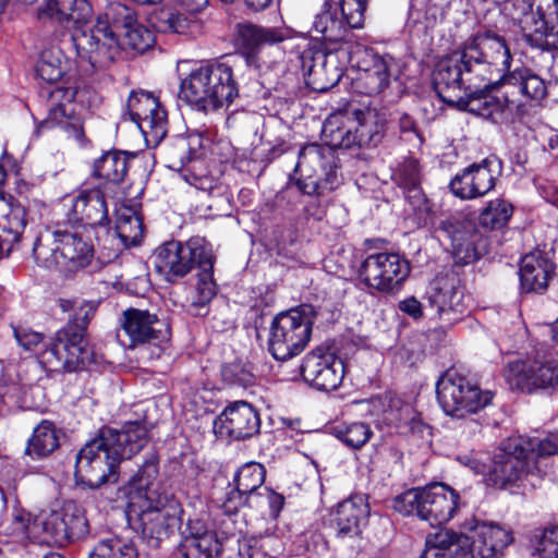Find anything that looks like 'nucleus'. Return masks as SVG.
I'll list each match as a JSON object with an SVG mask.
<instances>
[{
    "mask_svg": "<svg viewBox=\"0 0 558 558\" xmlns=\"http://www.w3.org/2000/svg\"><path fill=\"white\" fill-rule=\"evenodd\" d=\"M122 345L134 349L154 341L167 340L170 327L147 310L128 308L120 318V329L117 335Z\"/></svg>",
    "mask_w": 558,
    "mask_h": 558,
    "instance_id": "18",
    "label": "nucleus"
},
{
    "mask_svg": "<svg viewBox=\"0 0 558 558\" xmlns=\"http://www.w3.org/2000/svg\"><path fill=\"white\" fill-rule=\"evenodd\" d=\"M513 215V206L504 198L489 201L481 210L478 222L490 230H499L506 227Z\"/></svg>",
    "mask_w": 558,
    "mask_h": 558,
    "instance_id": "40",
    "label": "nucleus"
},
{
    "mask_svg": "<svg viewBox=\"0 0 558 558\" xmlns=\"http://www.w3.org/2000/svg\"><path fill=\"white\" fill-rule=\"evenodd\" d=\"M119 238L125 245H137L144 232V226L141 217H131L129 225L122 223L116 226Z\"/></svg>",
    "mask_w": 558,
    "mask_h": 558,
    "instance_id": "54",
    "label": "nucleus"
},
{
    "mask_svg": "<svg viewBox=\"0 0 558 558\" xmlns=\"http://www.w3.org/2000/svg\"><path fill=\"white\" fill-rule=\"evenodd\" d=\"M111 551H114V558H138V550L135 544L130 539L118 536L106 538Z\"/></svg>",
    "mask_w": 558,
    "mask_h": 558,
    "instance_id": "57",
    "label": "nucleus"
},
{
    "mask_svg": "<svg viewBox=\"0 0 558 558\" xmlns=\"http://www.w3.org/2000/svg\"><path fill=\"white\" fill-rule=\"evenodd\" d=\"M263 490L264 493H258V495L266 497L270 508V515L277 518L284 504L283 496L267 487H265Z\"/></svg>",
    "mask_w": 558,
    "mask_h": 558,
    "instance_id": "63",
    "label": "nucleus"
},
{
    "mask_svg": "<svg viewBox=\"0 0 558 558\" xmlns=\"http://www.w3.org/2000/svg\"><path fill=\"white\" fill-rule=\"evenodd\" d=\"M59 306L63 312H73V315L39 352L38 361L49 372H74L90 361L84 337L97 305L88 301L60 299Z\"/></svg>",
    "mask_w": 558,
    "mask_h": 558,
    "instance_id": "4",
    "label": "nucleus"
},
{
    "mask_svg": "<svg viewBox=\"0 0 558 558\" xmlns=\"http://www.w3.org/2000/svg\"><path fill=\"white\" fill-rule=\"evenodd\" d=\"M357 51L343 48H319L302 53V66L307 84L317 92H326L341 80L347 64Z\"/></svg>",
    "mask_w": 558,
    "mask_h": 558,
    "instance_id": "14",
    "label": "nucleus"
},
{
    "mask_svg": "<svg viewBox=\"0 0 558 558\" xmlns=\"http://www.w3.org/2000/svg\"><path fill=\"white\" fill-rule=\"evenodd\" d=\"M66 60L60 49H50L41 53L36 65L38 77L47 83L58 82L66 71Z\"/></svg>",
    "mask_w": 558,
    "mask_h": 558,
    "instance_id": "44",
    "label": "nucleus"
},
{
    "mask_svg": "<svg viewBox=\"0 0 558 558\" xmlns=\"http://www.w3.org/2000/svg\"><path fill=\"white\" fill-rule=\"evenodd\" d=\"M280 551L281 543L272 535L245 538L239 547L240 558H276Z\"/></svg>",
    "mask_w": 558,
    "mask_h": 558,
    "instance_id": "41",
    "label": "nucleus"
},
{
    "mask_svg": "<svg viewBox=\"0 0 558 558\" xmlns=\"http://www.w3.org/2000/svg\"><path fill=\"white\" fill-rule=\"evenodd\" d=\"M286 38V32L279 27H264L252 23L236 26V41L248 64L256 62L255 54L260 47L281 43Z\"/></svg>",
    "mask_w": 558,
    "mask_h": 558,
    "instance_id": "32",
    "label": "nucleus"
},
{
    "mask_svg": "<svg viewBox=\"0 0 558 558\" xmlns=\"http://www.w3.org/2000/svg\"><path fill=\"white\" fill-rule=\"evenodd\" d=\"M76 90L73 87L54 86L47 89L48 121L61 124L71 119L74 113V98Z\"/></svg>",
    "mask_w": 558,
    "mask_h": 558,
    "instance_id": "38",
    "label": "nucleus"
},
{
    "mask_svg": "<svg viewBox=\"0 0 558 558\" xmlns=\"http://www.w3.org/2000/svg\"><path fill=\"white\" fill-rule=\"evenodd\" d=\"M398 175L405 187L415 194L418 193L421 172L417 160L412 158L404 160L399 168Z\"/></svg>",
    "mask_w": 558,
    "mask_h": 558,
    "instance_id": "55",
    "label": "nucleus"
},
{
    "mask_svg": "<svg viewBox=\"0 0 558 558\" xmlns=\"http://www.w3.org/2000/svg\"><path fill=\"white\" fill-rule=\"evenodd\" d=\"M60 245L57 230L51 235L38 236L33 245V256L37 265L48 269H62Z\"/></svg>",
    "mask_w": 558,
    "mask_h": 558,
    "instance_id": "39",
    "label": "nucleus"
},
{
    "mask_svg": "<svg viewBox=\"0 0 558 558\" xmlns=\"http://www.w3.org/2000/svg\"><path fill=\"white\" fill-rule=\"evenodd\" d=\"M369 507L363 496H352L338 504L331 520L339 538H353L367 523Z\"/></svg>",
    "mask_w": 558,
    "mask_h": 558,
    "instance_id": "29",
    "label": "nucleus"
},
{
    "mask_svg": "<svg viewBox=\"0 0 558 558\" xmlns=\"http://www.w3.org/2000/svg\"><path fill=\"white\" fill-rule=\"evenodd\" d=\"M155 36L147 27L135 21L131 27L126 28L120 37V50L131 49L143 53L153 47Z\"/></svg>",
    "mask_w": 558,
    "mask_h": 558,
    "instance_id": "45",
    "label": "nucleus"
},
{
    "mask_svg": "<svg viewBox=\"0 0 558 558\" xmlns=\"http://www.w3.org/2000/svg\"><path fill=\"white\" fill-rule=\"evenodd\" d=\"M238 93L232 68L223 62H209L181 81L179 96L196 110L209 112L229 106Z\"/></svg>",
    "mask_w": 558,
    "mask_h": 558,
    "instance_id": "6",
    "label": "nucleus"
},
{
    "mask_svg": "<svg viewBox=\"0 0 558 558\" xmlns=\"http://www.w3.org/2000/svg\"><path fill=\"white\" fill-rule=\"evenodd\" d=\"M499 172L497 159L488 157L456 174L449 187L452 194L461 199L482 197L495 187Z\"/></svg>",
    "mask_w": 558,
    "mask_h": 558,
    "instance_id": "19",
    "label": "nucleus"
},
{
    "mask_svg": "<svg viewBox=\"0 0 558 558\" xmlns=\"http://www.w3.org/2000/svg\"><path fill=\"white\" fill-rule=\"evenodd\" d=\"M216 427L220 434L240 440L259 433L260 418L252 404L246 401H235L218 416Z\"/></svg>",
    "mask_w": 558,
    "mask_h": 558,
    "instance_id": "25",
    "label": "nucleus"
},
{
    "mask_svg": "<svg viewBox=\"0 0 558 558\" xmlns=\"http://www.w3.org/2000/svg\"><path fill=\"white\" fill-rule=\"evenodd\" d=\"M313 31L324 39V48L349 47L351 51H360L362 48L345 21L338 15L337 8L329 1H326L322 11L316 14Z\"/></svg>",
    "mask_w": 558,
    "mask_h": 558,
    "instance_id": "23",
    "label": "nucleus"
},
{
    "mask_svg": "<svg viewBox=\"0 0 558 558\" xmlns=\"http://www.w3.org/2000/svg\"><path fill=\"white\" fill-rule=\"evenodd\" d=\"M437 400L449 415L464 416L486 408L493 393L456 369L446 371L436 385Z\"/></svg>",
    "mask_w": 558,
    "mask_h": 558,
    "instance_id": "9",
    "label": "nucleus"
},
{
    "mask_svg": "<svg viewBox=\"0 0 558 558\" xmlns=\"http://www.w3.org/2000/svg\"><path fill=\"white\" fill-rule=\"evenodd\" d=\"M526 453L531 463H537V459L558 454V434H550L544 439L524 440Z\"/></svg>",
    "mask_w": 558,
    "mask_h": 558,
    "instance_id": "50",
    "label": "nucleus"
},
{
    "mask_svg": "<svg viewBox=\"0 0 558 558\" xmlns=\"http://www.w3.org/2000/svg\"><path fill=\"white\" fill-rule=\"evenodd\" d=\"M33 530L44 533L43 543L62 547L88 533L85 510L72 500L64 501L59 508L43 512L35 518Z\"/></svg>",
    "mask_w": 558,
    "mask_h": 558,
    "instance_id": "10",
    "label": "nucleus"
},
{
    "mask_svg": "<svg viewBox=\"0 0 558 558\" xmlns=\"http://www.w3.org/2000/svg\"><path fill=\"white\" fill-rule=\"evenodd\" d=\"M399 130L403 136L408 141H411L413 137L416 138L420 143H422V137L417 131L415 120L409 116L408 113H402L399 118Z\"/></svg>",
    "mask_w": 558,
    "mask_h": 558,
    "instance_id": "61",
    "label": "nucleus"
},
{
    "mask_svg": "<svg viewBox=\"0 0 558 558\" xmlns=\"http://www.w3.org/2000/svg\"><path fill=\"white\" fill-rule=\"evenodd\" d=\"M158 475V458L151 456L141 466L137 474L133 477L132 489L129 493V501H134V497L138 496L143 499H151L157 496H165L159 492L156 478Z\"/></svg>",
    "mask_w": 558,
    "mask_h": 558,
    "instance_id": "36",
    "label": "nucleus"
},
{
    "mask_svg": "<svg viewBox=\"0 0 558 558\" xmlns=\"http://www.w3.org/2000/svg\"><path fill=\"white\" fill-rule=\"evenodd\" d=\"M474 226L459 216H450L442 219L436 232L450 240L452 253L461 258L471 257L473 252ZM440 238V235H438Z\"/></svg>",
    "mask_w": 558,
    "mask_h": 558,
    "instance_id": "34",
    "label": "nucleus"
},
{
    "mask_svg": "<svg viewBox=\"0 0 558 558\" xmlns=\"http://www.w3.org/2000/svg\"><path fill=\"white\" fill-rule=\"evenodd\" d=\"M93 16L88 0H47L37 9L41 22L56 21L74 31L87 25Z\"/></svg>",
    "mask_w": 558,
    "mask_h": 558,
    "instance_id": "26",
    "label": "nucleus"
},
{
    "mask_svg": "<svg viewBox=\"0 0 558 558\" xmlns=\"http://www.w3.org/2000/svg\"><path fill=\"white\" fill-rule=\"evenodd\" d=\"M265 481V469L256 462L246 463L239 469L234 476V484L240 492L254 494Z\"/></svg>",
    "mask_w": 558,
    "mask_h": 558,
    "instance_id": "46",
    "label": "nucleus"
},
{
    "mask_svg": "<svg viewBox=\"0 0 558 558\" xmlns=\"http://www.w3.org/2000/svg\"><path fill=\"white\" fill-rule=\"evenodd\" d=\"M398 308L400 312L412 317L413 319H420L423 317L422 303L414 296H409L400 301Z\"/></svg>",
    "mask_w": 558,
    "mask_h": 558,
    "instance_id": "62",
    "label": "nucleus"
},
{
    "mask_svg": "<svg viewBox=\"0 0 558 558\" xmlns=\"http://www.w3.org/2000/svg\"><path fill=\"white\" fill-rule=\"evenodd\" d=\"M89 558H114V551H111L105 539L99 541L89 554Z\"/></svg>",
    "mask_w": 558,
    "mask_h": 558,
    "instance_id": "64",
    "label": "nucleus"
},
{
    "mask_svg": "<svg viewBox=\"0 0 558 558\" xmlns=\"http://www.w3.org/2000/svg\"><path fill=\"white\" fill-rule=\"evenodd\" d=\"M366 0H341L342 19L350 28H361L365 21Z\"/></svg>",
    "mask_w": 558,
    "mask_h": 558,
    "instance_id": "51",
    "label": "nucleus"
},
{
    "mask_svg": "<svg viewBox=\"0 0 558 558\" xmlns=\"http://www.w3.org/2000/svg\"><path fill=\"white\" fill-rule=\"evenodd\" d=\"M317 316L313 305L300 306L275 316L270 326L268 350L278 361H287L304 351Z\"/></svg>",
    "mask_w": 558,
    "mask_h": 558,
    "instance_id": "7",
    "label": "nucleus"
},
{
    "mask_svg": "<svg viewBox=\"0 0 558 558\" xmlns=\"http://www.w3.org/2000/svg\"><path fill=\"white\" fill-rule=\"evenodd\" d=\"M171 168H181L190 161V146L186 138H178L168 151Z\"/></svg>",
    "mask_w": 558,
    "mask_h": 558,
    "instance_id": "58",
    "label": "nucleus"
},
{
    "mask_svg": "<svg viewBox=\"0 0 558 558\" xmlns=\"http://www.w3.org/2000/svg\"><path fill=\"white\" fill-rule=\"evenodd\" d=\"M409 274L408 260L396 253L371 254L359 268L360 279L368 288L384 293L398 290Z\"/></svg>",
    "mask_w": 558,
    "mask_h": 558,
    "instance_id": "17",
    "label": "nucleus"
},
{
    "mask_svg": "<svg viewBox=\"0 0 558 558\" xmlns=\"http://www.w3.org/2000/svg\"><path fill=\"white\" fill-rule=\"evenodd\" d=\"M97 20L106 23L116 34H121L137 21L134 11L122 3H111L105 14Z\"/></svg>",
    "mask_w": 558,
    "mask_h": 558,
    "instance_id": "47",
    "label": "nucleus"
},
{
    "mask_svg": "<svg viewBox=\"0 0 558 558\" xmlns=\"http://www.w3.org/2000/svg\"><path fill=\"white\" fill-rule=\"evenodd\" d=\"M505 378L511 388L526 393L558 389V359L544 352L534 357L509 363Z\"/></svg>",
    "mask_w": 558,
    "mask_h": 558,
    "instance_id": "11",
    "label": "nucleus"
},
{
    "mask_svg": "<svg viewBox=\"0 0 558 558\" xmlns=\"http://www.w3.org/2000/svg\"><path fill=\"white\" fill-rule=\"evenodd\" d=\"M250 495L246 493H242L239 490V488L235 486L230 492L227 493L223 502L221 505V508L223 512L228 515L235 514L239 509L244 506L247 501Z\"/></svg>",
    "mask_w": 558,
    "mask_h": 558,
    "instance_id": "59",
    "label": "nucleus"
},
{
    "mask_svg": "<svg viewBox=\"0 0 558 558\" xmlns=\"http://www.w3.org/2000/svg\"><path fill=\"white\" fill-rule=\"evenodd\" d=\"M26 216L24 206L11 195L0 193V258L8 256L21 241Z\"/></svg>",
    "mask_w": 558,
    "mask_h": 558,
    "instance_id": "27",
    "label": "nucleus"
},
{
    "mask_svg": "<svg viewBox=\"0 0 558 558\" xmlns=\"http://www.w3.org/2000/svg\"><path fill=\"white\" fill-rule=\"evenodd\" d=\"M13 333L17 343L25 350H33L43 341L41 333L33 331L26 327H14Z\"/></svg>",
    "mask_w": 558,
    "mask_h": 558,
    "instance_id": "60",
    "label": "nucleus"
},
{
    "mask_svg": "<svg viewBox=\"0 0 558 558\" xmlns=\"http://www.w3.org/2000/svg\"><path fill=\"white\" fill-rule=\"evenodd\" d=\"M400 415L399 427L404 426L412 434H418L421 436H424L425 432L428 433V426L422 422L410 405L402 407L400 409Z\"/></svg>",
    "mask_w": 558,
    "mask_h": 558,
    "instance_id": "56",
    "label": "nucleus"
},
{
    "mask_svg": "<svg viewBox=\"0 0 558 558\" xmlns=\"http://www.w3.org/2000/svg\"><path fill=\"white\" fill-rule=\"evenodd\" d=\"M508 56L506 68L498 73V76H494L496 82H492L490 92L497 90L502 85H511L518 87L519 93L527 99L542 100L547 94L544 80L525 68L511 71L512 56L509 48Z\"/></svg>",
    "mask_w": 558,
    "mask_h": 558,
    "instance_id": "30",
    "label": "nucleus"
},
{
    "mask_svg": "<svg viewBox=\"0 0 558 558\" xmlns=\"http://www.w3.org/2000/svg\"><path fill=\"white\" fill-rule=\"evenodd\" d=\"M331 434L345 446L352 449H360L371 439L373 430L367 423L351 422L333 425Z\"/></svg>",
    "mask_w": 558,
    "mask_h": 558,
    "instance_id": "43",
    "label": "nucleus"
},
{
    "mask_svg": "<svg viewBox=\"0 0 558 558\" xmlns=\"http://www.w3.org/2000/svg\"><path fill=\"white\" fill-rule=\"evenodd\" d=\"M427 294L439 318L449 324L458 320V316L466 310L464 289L453 274L436 277Z\"/></svg>",
    "mask_w": 558,
    "mask_h": 558,
    "instance_id": "22",
    "label": "nucleus"
},
{
    "mask_svg": "<svg viewBox=\"0 0 558 558\" xmlns=\"http://www.w3.org/2000/svg\"><path fill=\"white\" fill-rule=\"evenodd\" d=\"M62 256V270L77 271L87 267L94 258L93 244L83 239L80 228L57 229Z\"/></svg>",
    "mask_w": 558,
    "mask_h": 558,
    "instance_id": "31",
    "label": "nucleus"
},
{
    "mask_svg": "<svg viewBox=\"0 0 558 558\" xmlns=\"http://www.w3.org/2000/svg\"><path fill=\"white\" fill-rule=\"evenodd\" d=\"M194 186L202 191H208L209 195L214 197L213 202L207 205L209 210H214L217 215H229L231 205L226 189L214 184L208 178H194L192 182Z\"/></svg>",
    "mask_w": 558,
    "mask_h": 558,
    "instance_id": "48",
    "label": "nucleus"
},
{
    "mask_svg": "<svg viewBox=\"0 0 558 558\" xmlns=\"http://www.w3.org/2000/svg\"><path fill=\"white\" fill-rule=\"evenodd\" d=\"M459 494L448 485L436 483L413 488L393 499V509L403 515H417L430 526L449 522L459 509Z\"/></svg>",
    "mask_w": 558,
    "mask_h": 558,
    "instance_id": "8",
    "label": "nucleus"
},
{
    "mask_svg": "<svg viewBox=\"0 0 558 558\" xmlns=\"http://www.w3.org/2000/svg\"><path fill=\"white\" fill-rule=\"evenodd\" d=\"M535 550L539 558H558V522L544 530Z\"/></svg>",
    "mask_w": 558,
    "mask_h": 558,
    "instance_id": "52",
    "label": "nucleus"
},
{
    "mask_svg": "<svg viewBox=\"0 0 558 558\" xmlns=\"http://www.w3.org/2000/svg\"><path fill=\"white\" fill-rule=\"evenodd\" d=\"M303 379L317 390H335L344 376L343 362L333 353L316 349L305 355L300 366Z\"/></svg>",
    "mask_w": 558,
    "mask_h": 558,
    "instance_id": "21",
    "label": "nucleus"
},
{
    "mask_svg": "<svg viewBox=\"0 0 558 558\" xmlns=\"http://www.w3.org/2000/svg\"><path fill=\"white\" fill-rule=\"evenodd\" d=\"M59 447V437L52 422L41 421L28 439L25 453L35 459H43L51 454Z\"/></svg>",
    "mask_w": 558,
    "mask_h": 558,
    "instance_id": "37",
    "label": "nucleus"
},
{
    "mask_svg": "<svg viewBox=\"0 0 558 558\" xmlns=\"http://www.w3.org/2000/svg\"><path fill=\"white\" fill-rule=\"evenodd\" d=\"M210 252L198 241H190L187 244L170 241L156 250L155 268L167 281L175 282L189 274L195 264L198 266L204 263V266L208 269L210 267Z\"/></svg>",
    "mask_w": 558,
    "mask_h": 558,
    "instance_id": "16",
    "label": "nucleus"
},
{
    "mask_svg": "<svg viewBox=\"0 0 558 558\" xmlns=\"http://www.w3.org/2000/svg\"><path fill=\"white\" fill-rule=\"evenodd\" d=\"M389 76L387 62L380 57H375L373 65L360 74L357 82L365 94L377 95L388 86Z\"/></svg>",
    "mask_w": 558,
    "mask_h": 558,
    "instance_id": "42",
    "label": "nucleus"
},
{
    "mask_svg": "<svg viewBox=\"0 0 558 558\" xmlns=\"http://www.w3.org/2000/svg\"><path fill=\"white\" fill-rule=\"evenodd\" d=\"M221 549L222 544L215 531L201 520H189L179 545L183 558H214Z\"/></svg>",
    "mask_w": 558,
    "mask_h": 558,
    "instance_id": "28",
    "label": "nucleus"
},
{
    "mask_svg": "<svg viewBox=\"0 0 558 558\" xmlns=\"http://www.w3.org/2000/svg\"><path fill=\"white\" fill-rule=\"evenodd\" d=\"M147 439L146 427L137 422L124 424L121 430L101 429L76 454L75 477L90 488L116 483L120 463L136 454Z\"/></svg>",
    "mask_w": 558,
    "mask_h": 558,
    "instance_id": "3",
    "label": "nucleus"
},
{
    "mask_svg": "<svg viewBox=\"0 0 558 558\" xmlns=\"http://www.w3.org/2000/svg\"><path fill=\"white\" fill-rule=\"evenodd\" d=\"M13 530L12 534L19 539H29L32 542H37L39 544H44L41 537H44V533L40 530H36V532L33 530L35 525V519L31 521L28 518H25L23 515H16L14 517V520L12 522Z\"/></svg>",
    "mask_w": 558,
    "mask_h": 558,
    "instance_id": "53",
    "label": "nucleus"
},
{
    "mask_svg": "<svg viewBox=\"0 0 558 558\" xmlns=\"http://www.w3.org/2000/svg\"><path fill=\"white\" fill-rule=\"evenodd\" d=\"M129 170V157L119 150L106 151L95 160L93 177L107 183H121Z\"/></svg>",
    "mask_w": 558,
    "mask_h": 558,
    "instance_id": "35",
    "label": "nucleus"
},
{
    "mask_svg": "<svg viewBox=\"0 0 558 558\" xmlns=\"http://www.w3.org/2000/svg\"><path fill=\"white\" fill-rule=\"evenodd\" d=\"M348 112L354 126L344 128L338 118L328 119L323 126L328 145L313 143L300 150L295 171L300 174L296 185L303 194L323 196L339 186V167L332 147L376 146L381 142L388 124L385 108L373 104L352 105Z\"/></svg>",
    "mask_w": 558,
    "mask_h": 558,
    "instance_id": "1",
    "label": "nucleus"
},
{
    "mask_svg": "<svg viewBox=\"0 0 558 558\" xmlns=\"http://www.w3.org/2000/svg\"><path fill=\"white\" fill-rule=\"evenodd\" d=\"M129 506L131 512L137 515L143 536L155 541L156 545L169 537L178 526L180 508L168 495L151 499L135 496Z\"/></svg>",
    "mask_w": 558,
    "mask_h": 558,
    "instance_id": "13",
    "label": "nucleus"
},
{
    "mask_svg": "<svg viewBox=\"0 0 558 558\" xmlns=\"http://www.w3.org/2000/svg\"><path fill=\"white\" fill-rule=\"evenodd\" d=\"M72 43L78 58L87 61L94 69L107 68L120 53L119 34L101 20H97L87 29L83 27L73 31Z\"/></svg>",
    "mask_w": 558,
    "mask_h": 558,
    "instance_id": "15",
    "label": "nucleus"
},
{
    "mask_svg": "<svg viewBox=\"0 0 558 558\" xmlns=\"http://www.w3.org/2000/svg\"><path fill=\"white\" fill-rule=\"evenodd\" d=\"M508 45L505 38L493 32L478 33L470 38L462 49L442 58L433 74V85L444 101L464 92L470 104L484 99L485 107L493 104L488 96L494 76L506 68Z\"/></svg>",
    "mask_w": 558,
    "mask_h": 558,
    "instance_id": "2",
    "label": "nucleus"
},
{
    "mask_svg": "<svg viewBox=\"0 0 558 558\" xmlns=\"http://www.w3.org/2000/svg\"><path fill=\"white\" fill-rule=\"evenodd\" d=\"M199 272L197 275L196 292L197 301L193 302V306L204 307L217 293L216 283L213 279L214 260L210 253V267L207 269L204 263L198 265Z\"/></svg>",
    "mask_w": 558,
    "mask_h": 558,
    "instance_id": "49",
    "label": "nucleus"
},
{
    "mask_svg": "<svg viewBox=\"0 0 558 558\" xmlns=\"http://www.w3.org/2000/svg\"><path fill=\"white\" fill-rule=\"evenodd\" d=\"M70 221L84 231L109 223L108 205L100 187L84 189L74 198Z\"/></svg>",
    "mask_w": 558,
    "mask_h": 558,
    "instance_id": "24",
    "label": "nucleus"
},
{
    "mask_svg": "<svg viewBox=\"0 0 558 558\" xmlns=\"http://www.w3.org/2000/svg\"><path fill=\"white\" fill-rule=\"evenodd\" d=\"M537 463H531L523 439H508L494 453L487 481L499 488L529 480L541 474Z\"/></svg>",
    "mask_w": 558,
    "mask_h": 558,
    "instance_id": "12",
    "label": "nucleus"
},
{
    "mask_svg": "<svg viewBox=\"0 0 558 558\" xmlns=\"http://www.w3.org/2000/svg\"><path fill=\"white\" fill-rule=\"evenodd\" d=\"M554 269V264L542 252L526 254L521 260L519 271L522 290L525 292L545 290Z\"/></svg>",
    "mask_w": 558,
    "mask_h": 558,
    "instance_id": "33",
    "label": "nucleus"
},
{
    "mask_svg": "<svg viewBox=\"0 0 558 558\" xmlns=\"http://www.w3.org/2000/svg\"><path fill=\"white\" fill-rule=\"evenodd\" d=\"M511 542L510 532L493 523L477 524L473 539L440 530L428 535L420 558H501Z\"/></svg>",
    "mask_w": 558,
    "mask_h": 558,
    "instance_id": "5",
    "label": "nucleus"
},
{
    "mask_svg": "<svg viewBox=\"0 0 558 558\" xmlns=\"http://www.w3.org/2000/svg\"><path fill=\"white\" fill-rule=\"evenodd\" d=\"M128 112L146 138L158 144L167 134L168 116L157 98L147 93H132L126 102Z\"/></svg>",
    "mask_w": 558,
    "mask_h": 558,
    "instance_id": "20",
    "label": "nucleus"
}]
</instances>
